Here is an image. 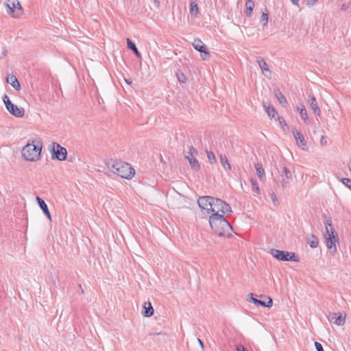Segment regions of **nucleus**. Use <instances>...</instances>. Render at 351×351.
Wrapping results in <instances>:
<instances>
[{"instance_id":"nucleus-45","label":"nucleus","mask_w":351,"mask_h":351,"mask_svg":"<svg viewBox=\"0 0 351 351\" xmlns=\"http://www.w3.org/2000/svg\"><path fill=\"white\" fill-rule=\"evenodd\" d=\"M154 4L157 8H160V1L158 0H154Z\"/></svg>"},{"instance_id":"nucleus-4","label":"nucleus","mask_w":351,"mask_h":351,"mask_svg":"<svg viewBox=\"0 0 351 351\" xmlns=\"http://www.w3.org/2000/svg\"><path fill=\"white\" fill-rule=\"evenodd\" d=\"M326 226V233L324 234L326 239V244L327 248L330 250L332 254H335L337 252V247L335 243L339 241L337 234L335 233V230L332 227V220L330 218L326 219L325 221Z\"/></svg>"},{"instance_id":"nucleus-36","label":"nucleus","mask_w":351,"mask_h":351,"mask_svg":"<svg viewBox=\"0 0 351 351\" xmlns=\"http://www.w3.org/2000/svg\"><path fill=\"white\" fill-rule=\"evenodd\" d=\"M177 78L180 83H185L186 82V77L183 73H178Z\"/></svg>"},{"instance_id":"nucleus-9","label":"nucleus","mask_w":351,"mask_h":351,"mask_svg":"<svg viewBox=\"0 0 351 351\" xmlns=\"http://www.w3.org/2000/svg\"><path fill=\"white\" fill-rule=\"evenodd\" d=\"M197 154V150L193 146H191L189 152L185 155V158L189 160L191 168L194 170H199L200 169V165L195 158Z\"/></svg>"},{"instance_id":"nucleus-17","label":"nucleus","mask_w":351,"mask_h":351,"mask_svg":"<svg viewBox=\"0 0 351 351\" xmlns=\"http://www.w3.org/2000/svg\"><path fill=\"white\" fill-rule=\"evenodd\" d=\"M308 102L313 112L319 116L321 114V110L317 103L315 97L314 96H311L308 99Z\"/></svg>"},{"instance_id":"nucleus-3","label":"nucleus","mask_w":351,"mask_h":351,"mask_svg":"<svg viewBox=\"0 0 351 351\" xmlns=\"http://www.w3.org/2000/svg\"><path fill=\"white\" fill-rule=\"evenodd\" d=\"M43 143L40 140L29 141L27 144L22 149V156L26 160L37 161L40 158Z\"/></svg>"},{"instance_id":"nucleus-5","label":"nucleus","mask_w":351,"mask_h":351,"mask_svg":"<svg viewBox=\"0 0 351 351\" xmlns=\"http://www.w3.org/2000/svg\"><path fill=\"white\" fill-rule=\"evenodd\" d=\"M270 254L279 261L299 262V258L294 252L271 249Z\"/></svg>"},{"instance_id":"nucleus-2","label":"nucleus","mask_w":351,"mask_h":351,"mask_svg":"<svg viewBox=\"0 0 351 351\" xmlns=\"http://www.w3.org/2000/svg\"><path fill=\"white\" fill-rule=\"evenodd\" d=\"M106 165L112 173L127 180L132 179L135 174V170L132 166L129 163L121 160H110L106 162Z\"/></svg>"},{"instance_id":"nucleus-25","label":"nucleus","mask_w":351,"mask_h":351,"mask_svg":"<svg viewBox=\"0 0 351 351\" xmlns=\"http://www.w3.org/2000/svg\"><path fill=\"white\" fill-rule=\"evenodd\" d=\"M263 106L268 116L271 118H274L275 115L277 114L276 109L270 105L267 106L265 104H263Z\"/></svg>"},{"instance_id":"nucleus-40","label":"nucleus","mask_w":351,"mask_h":351,"mask_svg":"<svg viewBox=\"0 0 351 351\" xmlns=\"http://www.w3.org/2000/svg\"><path fill=\"white\" fill-rule=\"evenodd\" d=\"M287 178H285V177L282 178L281 181H280V183H281V185L282 187H286L288 184H289V180H286Z\"/></svg>"},{"instance_id":"nucleus-12","label":"nucleus","mask_w":351,"mask_h":351,"mask_svg":"<svg viewBox=\"0 0 351 351\" xmlns=\"http://www.w3.org/2000/svg\"><path fill=\"white\" fill-rule=\"evenodd\" d=\"M267 299H268V301L266 302L265 301H262L261 300L254 298L253 293H250L247 296V300L250 302H252L257 306H264V307L271 306L272 304H273L272 299L269 297H268Z\"/></svg>"},{"instance_id":"nucleus-23","label":"nucleus","mask_w":351,"mask_h":351,"mask_svg":"<svg viewBox=\"0 0 351 351\" xmlns=\"http://www.w3.org/2000/svg\"><path fill=\"white\" fill-rule=\"evenodd\" d=\"M274 94L280 104H287V99L278 88L274 89Z\"/></svg>"},{"instance_id":"nucleus-47","label":"nucleus","mask_w":351,"mask_h":351,"mask_svg":"<svg viewBox=\"0 0 351 351\" xmlns=\"http://www.w3.org/2000/svg\"><path fill=\"white\" fill-rule=\"evenodd\" d=\"M198 343H199L201 348L204 350V343L200 339H197Z\"/></svg>"},{"instance_id":"nucleus-48","label":"nucleus","mask_w":351,"mask_h":351,"mask_svg":"<svg viewBox=\"0 0 351 351\" xmlns=\"http://www.w3.org/2000/svg\"><path fill=\"white\" fill-rule=\"evenodd\" d=\"M7 52H8V51H7V50H6V49H4V50H3V56H6Z\"/></svg>"},{"instance_id":"nucleus-8","label":"nucleus","mask_w":351,"mask_h":351,"mask_svg":"<svg viewBox=\"0 0 351 351\" xmlns=\"http://www.w3.org/2000/svg\"><path fill=\"white\" fill-rule=\"evenodd\" d=\"M51 156L53 159H57L60 161L65 160L67 156V151L66 148L61 146L58 143H52Z\"/></svg>"},{"instance_id":"nucleus-11","label":"nucleus","mask_w":351,"mask_h":351,"mask_svg":"<svg viewBox=\"0 0 351 351\" xmlns=\"http://www.w3.org/2000/svg\"><path fill=\"white\" fill-rule=\"evenodd\" d=\"M213 199V197L203 196L198 199L197 203L202 210H205L208 213H209L210 210L212 208L210 204H212Z\"/></svg>"},{"instance_id":"nucleus-21","label":"nucleus","mask_w":351,"mask_h":351,"mask_svg":"<svg viewBox=\"0 0 351 351\" xmlns=\"http://www.w3.org/2000/svg\"><path fill=\"white\" fill-rule=\"evenodd\" d=\"M254 167L256 169V176L261 180H263L265 178V173L263 168V165L261 163H256L255 164Z\"/></svg>"},{"instance_id":"nucleus-41","label":"nucleus","mask_w":351,"mask_h":351,"mask_svg":"<svg viewBox=\"0 0 351 351\" xmlns=\"http://www.w3.org/2000/svg\"><path fill=\"white\" fill-rule=\"evenodd\" d=\"M237 351H248L243 346L239 345L237 346Z\"/></svg>"},{"instance_id":"nucleus-34","label":"nucleus","mask_w":351,"mask_h":351,"mask_svg":"<svg viewBox=\"0 0 351 351\" xmlns=\"http://www.w3.org/2000/svg\"><path fill=\"white\" fill-rule=\"evenodd\" d=\"M261 22L263 23V26H267L268 23V14L263 12L261 17Z\"/></svg>"},{"instance_id":"nucleus-39","label":"nucleus","mask_w":351,"mask_h":351,"mask_svg":"<svg viewBox=\"0 0 351 351\" xmlns=\"http://www.w3.org/2000/svg\"><path fill=\"white\" fill-rule=\"evenodd\" d=\"M315 346L317 351H324V348L320 343L315 341Z\"/></svg>"},{"instance_id":"nucleus-18","label":"nucleus","mask_w":351,"mask_h":351,"mask_svg":"<svg viewBox=\"0 0 351 351\" xmlns=\"http://www.w3.org/2000/svg\"><path fill=\"white\" fill-rule=\"evenodd\" d=\"M217 202H223V200L213 197L212 204H210L212 206V208L210 210V212H213V213H219V212H221L220 208L222 204Z\"/></svg>"},{"instance_id":"nucleus-26","label":"nucleus","mask_w":351,"mask_h":351,"mask_svg":"<svg viewBox=\"0 0 351 351\" xmlns=\"http://www.w3.org/2000/svg\"><path fill=\"white\" fill-rule=\"evenodd\" d=\"M254 3L252 0H247L245 3L246 11L245 14L247 16H251Z\"/></svg>"},{"instance_id":"nucleus-15","label":"nucleus","mask_w":351,"mask_h":351,"mask_svg":"<svg viewBox=\"0 0 351 351\" xmlns=\"http://www.w3.org/2000/svg\"><path fill=\"white\" fill-rule=\"evenodd\" d=\"M36 200L38 202V204L40 206V208L42 209L43 213L46 215L47 217L51 221V216L50 214V212L48 209L47 205L45 203V202L40 197H36Z\"/></svg>"},{"instance_id":"nucleus-49","label":"nucleus","mask_w":351,"mask_h":351,"mask_svg":"<svg viewBox=\"0 0 351 351\" xmlns=\"http://www.w3.org/2000/svg\"><path fill=\"white\" fill-rule=\"evenodd\" d=\"M125 81H126V82H127L128 84H130V83H131L130 82H129V80H126Z\"/></svg>"},{"instance_id":"nucleus-46","label":"nucleus","mask_w":351,"mask_h":351,"mask_svg":"<svg viewBox=\"0 0 351 351\" xmlns=\"http://www.w3.org/2000/svg\"><path fill=\"white\" fill-rule=\"evenodd\" d=\"M291 1L293 5L299 7V0H291Z\"/></svg>"},{"instance_id":"nucleus-28","label":"nucleus","mask_w":351,"mask_h":351,"mask_svg":"<svg viewBox=\"0 0 351 351\" xmlns=\"http://www.w3.org/2000/svg\"><path fill=\"white\" fill-rule=\"evenodd\" d=\"M190 13L193 16H197L199 13V9L197 3L195 1H191L190 4Z\"/></svg>"},{"instance_id":"nucleus-6","label":"nucleus","mask_w":351,"mask_h":351,"mask_svg":"<svg viewBox=\"0 0 351 351\" xmlns=\"http://www.w3.org/2000/svg\"><path fill=\"white\" fill-rule=\"evenodd\" d=\"M5 5L7 12L14 18L20 17L23 13V8L19 0H6Z\"/></svg>"},{"instance_id":"nucleus-20","label":"nucleus","mask_w":351,"mask_h":351,"mask_svg":"<svg viewBox=\"0 0 351 351\" xmlns=\"http://www.w3.org/2000/svg\"><path fill=\"white\" fill-rule=\"evenodd\" d=\"M144 313L143 315L145 317H151L154 314V308L152 306L151 302H145L144 304Z\"/></svg>"},{"instance_id":"nucleus-24","label":"nucleus","mask_w":351,"mask_h":351,"mask_svg":"<svg viewBox=\"0 0 351 351\" xmlns=\"http://www.w3.org/2000/svg\"><path fill=\"white\" fill-rule=\"evenodd\" d=\"M307 242L310 245V246L313 248L317 247L319 244V240H318L317 237L313 234L310 235L307 238Z\"/></svg>"},{"instance_id":"nucleus-44","label":"nucleus","mask_w":351,"mask_h":351,"mask_svg":"<svg viewBox=\"0 0 351 351\" xmlns=\"http://www.w3.org/2000/svg\"><path fill=\"white\" fill-rule=\"evenodd\" d=\"M307 1V4L308 5H313L317 0H306Z\"/></svg>"},{"instance_id":"nucleus-31","label":"nucleus","mask_w":351,"mask_h":351,"mask_svg":"<svg viewBox=\"0 0 351 351\" xmlns=\"http://www.w3.org/2000/svg\"><path fill=\"white\" fill-rule=\"evenodd\" d=\"M281 176H282V178L285 177L287 180H289V179H291L292 174L288 168L283 167Z\"/></svg>"},{"instance_id":"nucleus-42","label":"nucleus","mask_w":351,"mask_h":351,"mask_svg":"<svg viewBox=\"0 0 351 351\" xmlns=\"http://www.w3.org/2000/svg\"><path fill=\"white\" fill-rule=\"evenodd\" d=\"M320 143L322 145H326V143H327V141L325 138L324 136H322V138H321V141H320Z\"/></svg>"},{"instance_id":"nucleus-27","label":"nucleus","mask_w":351,"mask_h":351,"mask_svg":"<svg viewBox=\"0 0 351 351\" xmlns=\"http://www.w3.org/2000/svg\"><path fill=\"white\" fill-rule=\"evenodd\" d=\"M221 205V214L223 215V214H226V213H231L232 210H231V207L230 206V205L228 204H227L226 202H225L224 201L223 202H219Z\"/></svg>"},{"instance_id":"nucleus-14","label":"nucleus","mask_w":351,"mask_h":351,"mask_svg":"<svg viewBox=\"0 0 351 351\" xmlns=\"http://www.w3.org/2000/svg\"><path fill=\"white\" fill-rule=\"evenodd\" d=\"M328 319L330 322H333L337 326H343L345 323L346 317L343 316L341 314L339 315H337V313H330Z\"/></svg>"},{"instance_id":"nucleus-29","label":"nucleus","mask_w":351,"mask_h":351,"mask_svg":"<svg viewBox=\"0 0 351 351\" xmlns=\"http://www.w3.org/2000/svg\"><path fill=\"white\" fill-rule=\"evenodd\" d=\"M220 161L223 167L226 169L230 170L231 169L230 164L226 156L221 155L220 156Z\"/></svg>"},{"instance_id":"nucleus-1","label":"nucleus","mask_w":351,"mask_h":351,"mask_svg":"<svg viewBox=\"0 0 351 351\" xmlns=\"http://www.w3.org/2000/svg\"><path fill=\"white\" fill-rule=\"evenodd\" d=\"M212 230L219 237H230L232 228L222 214L213 213L209 218Z\"/></svg>"},{"instance_id":"nucleus-38","label":"nucleus","mask_w":351,"mask_h":351,"mask_svg":"<svg viewBox=\"0 0 351 351\" xmlns=\"http://www.w3.org/2000/svg\"><path fill=\"white\" fill-rule=\"evenodd\" d=\"M342 183L351 190V180L349 178H343Z\"/></svg>"},{"instance_id":"nucleus-16","label":"nucleus","mask_w":351,"mask_h":351,"mask_svg":"<svg viewBox=\"0 0 351 351\" xmlns=\"http://www.w3.org/2000/svg\"><path fill=\"white\" fill-rule=\"evenodd\" d=\"M293 134L294 138L296 141L298 145H299L300 147H304V146L306 145V141L304 139V136L302 135V134L300 132L293 131Z\"/></svg>"},{"instance_id":"nucleus-10","label":"nucleus","mask_w":351,"mask_h":351,"mask_svg":"<svg viewBox=\"0 0 351 351\" xmlns=\"http://www.w3.org/2000/svg\"><path fill=\"white\" fill-rule=\"evenodd\" d=\"M193 47L201 53V56L204 60H208L210 58V53L207 50L206 45L199 39L195 38L193 43Z\"/></svg>"},{"instance_id":"nucleus-22","label":"nucleus","mask_w":351,"mask_h":351,"mask_svg":"<svg viewBox=\"0 0 351 351\" xmlns=\"http://www.w3.org/2000/svg\"><path fill=\"white\" fill-rule=\"evenodd\" d=\"M127 45L128 49H131L134 53L137 58H141V55L138 51L136 45L129 38L127 39Z\"/></svg>"},{"instance_id":"nucleus-33","label":"nucleus","mask_w":351,"mask_h":351,"mask_svg":"<svg viewBox=\"0 0 351 351\" xmlns=\"http://www.w3.org/2000/svg\"><path fill=\"white\" fill-rule=\"evenodd\" d=\"M206 154H207L208 159L211 164L215 163L217 162L215 154H213V152L206 151Z\"/></svg>"},{"instance_id":"nucleus-32","label":"nucleus","mask_w":351,"mask_h":351,"mask_svg":"<svg viewBox=\"0 0 351 351\" xmlns=\"http://www.w3.org/2000/svg\"><path fill=\"white\" fill-rule=\"evenodd\" d=\"M250 181H251L253 191L256 193L257 194H259L260 189H259V187H258L256 180L254 178H252Z\"/></svg>"},{"instance_id":"nucleus-13","label":"nucleus","mask_w":351,"mask_h":351,"mask_svg":"<svg viewBox=\"0 0 351 351\" xmlns=\"http://www.w3.org/2000/svg\"><path fill=\"white\" fill-rule=\"evenodd\" d=\"M257 62L260 66V68L262 70L263 73L267 77H271V73L270 70L269 69V66L267 64V62L263 59L261 57L257 58Z\"/></svg>"},{"instance_id":"nucleus-19","label":"nucleus","mask_w":351,"mask_h":351,"mask_svg":"<svg viewBox=\"0 0 351 351\" xmlns=\"http://www.w3.org/2000/svg\"><path fill=\"white\" fill-rule=\"evenodd\" d=\"M8 83L10 84L11 86L16 90H20L21 85L17 78L14 75H11L7 77Z\"/></svg>"},{"instance_id":"nucleus-30","label":"nucleus","mask_w":351,"mask_h":351,"mask_svg":"<svg viewBox=\"0 0 351 351\" xmlns=\"http://www.w3.org/2000/svg\"><path fill=\"white\" fill-rule=\"evenodd\" d=\"M298 110L300 112V115L302 119H303L304 121H306L308 120V114L304 106L301 105V106L298 108Z\"/></svg>"},{"instance_id":"nucleus-43","label":"nucleus","mask_w":351,"mask_h":351,"mask_svg":"<svg viewBox=\"0 0 351 351\" xmlns=\"http://www.w3.org/2000/svg\"><path fill=\"white\" fill-rule=\"evenodd\" d=\"M349 8V5L348 4H346V3H343L341 5V10H346Z\"/></svg>"},{"instance_id":"nucleus-7","label":"nucleus","mask_w":351,"mask_h":351,"mask_svg":"<svg viewBox=\"0 0 351 351\" xmlns=\"http://www.w3.org/2000/svg\"><path fill=\"white\" fill-rule=\"evenodd\" d=\"M3 101L4 104L9 111V112L14 115L16 117H23L24 115V109L23 108H19L17 106L14 105L10 101L9 97L7 95H5L3 97Z\"/></svg>"},{"instance_id":"nucleus-37","label":"nucleus","mask_w":351,"mask_h":351,"mask_svg":"<svg viewBox=\"0 0 351 351\" xmlns=\"http://www.w3.org/2000/svg\"><path fill=\"white\" fill-rule=\"evenodd\" d=\"M271 199L274 206H278L279 204V202L278 197L274 192H272L271 194Z\"/></svg>"},{"instance_id":"nucleus-35","label":"nucleus","mask_w":351,"mask_h":351,"mask_svg":"<svg viewBox=\"0 0 351 351\" xmlns=\"http://www.w3.org/2000/svg\"><path fill=\"white\" fill-rule=\"evenodd\" d=\"M278 121H279V123L281 126V128L285 131L287 129L289 128L287 124L286 123V121L284 119V118L281 117H278Z\"/></svg>"}]
</instances>
